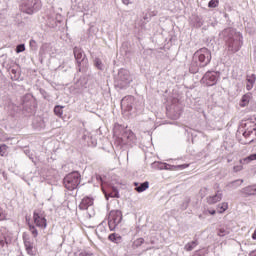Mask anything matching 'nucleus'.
I'll return each instance as SVG.
<instances>
[{
	"mask_svg": "<svg viewBox=\"0 0 256 256\" xmlns=\"http://www.w3.org/2000/svg\"><path fill=\"white\" fill-rule=\"evenodd\" d=\"M242 125L246 128L245 131L243 132V137H245V139L251 137V135H255V138H252L249 141V143H253V141H255L256 139V124L247 122L244 124L242 123Z\"/></svg>",
	"mask_w": 256,
	"mask_h": 256,
	"instance_id": "9d476101",
	"label": "nucleus"
},
{
	"mask_svg": "<svg viewBox=\"0 0 256 256\" xmlns=\"http://www.w3.org/2000/svg\"><path fill=\"white\" fill-rule=\"evenodd\" d=\"M94 66L97 67L99 71H103L104 69L103 61H101L99 58L94 59Z\"/></svg>",
	"mask_w": 256,
	"mask_h": 256,
	"instance_id": "c756f323",
	"label": "nucleus"
},
{
	"mask_svg": "<svg viewBox=\"0 0 256 256\" xmlns=\"http://www.w3.org/2000/svg\"><path fill=\"white\" fill-rule=\"evenodd\" d=\"M122 141H126V143H132L135 141V134L131 130H126L122 133Z\"/></svg>",
	"mask_w": 256,
	"mask_h": 256,
	"instance_id": "dca6fc26",
	"label": "nucleus"
},
{
	"mask_svg": "<svg viewBox=\"0 0 256 256\" xmlns=\"http://www.w3.org/2000/svg\"><path fill=\"white\" fill-rule=\"evenodd\" d=\"M11 236H4L3 239L0 240V249L4 251L11 245Z\"/></svg>",
	"mask_w": 256,
	"mask_h": 256,
	"instance_id": "aec40b11",
	"label": "nucleus"
},
{
	"mask_svg": "<svg viewBox=\"0 0 256 256\" xmlns=\"http://www.w3.org/2000/svg\"><path fill=\"white\" fill-rule=\"evenodd\" d=\"M79 256H93V253L81 252V253L79 254Z\"/></svg>",
	"mask_w": 256,
	"mask_h": 256,
	"instance_id": "37998d69",
	"label": "nucleus"
},
{
	"mask_svg": "<svg viewBox=\"0 0 256 256\" xmlns=\"http://www.w3.org/2000/svg\"><path fill=\"white\" fill-rule=\"evenodd\" d=\"M123 221V213L121 210H112L108 215V227L110 231H115L118 225Z\"/></svg>",
	"mask_w": 256,
	"mask_h": 256,
	"instance_id": "0eeeda50",
	"label": "nucleus"
},
{
	"mask_svg": "<svg viewBox=\"0 0 256 256\" xmlns=\"http://www.w3.org/2000/svg\"><path fill=\"white\" fill-rule=\"evenodd\" d=\"M45 211L42 209H35L33 212V221L36 225V227H39L40 229L47 228V219L45 218Z\"/></svg>",
	"mask_w": 256,
	"mask_h": 256,
	"instance_id": "1a4fd4ad",
	"label": "nucleus"
},
{
	"mask_svg": "<svg viewBox=\"0 0 256 256\" xmlns=\"http://www.w3.org/2000/svg\"><path fill=\"white\" fill-rule=\"evenodd\" d=\"M241 185H243V179H237L229 182L227 187H229V189H237V187H241Z\"/></svg>",
	"mask_w": 256,
	"mask_h": 256,
	"instance_id": "393cba45",
	"label": "nucleus"
},
{
	"mask_svg": "<svg viewBox=\"0 0 256 256\" xmlns=\"http://www.w3.org/2000/svg\"><path fill=\"white\" fill-rule=\"evenodd\" d=\"M10 75L12 81H19V77H21V74L15 68L10 69Z\"/></svg>",
	"mask_w": 256,
	"mask_h": 256,
	"instance_id": "cd10ccee",
	"label": "nucleus"
},
{
	"mask_svg": "<svg viewBox=\"0 0 256 256\" xmlns=\"http://www.w3.org/2000/svg\"><path fill=\"white\" fill-rule=\"evenodd\" d=\"M131 83H133L131 72L125 68L120 69L115 77V87L118 89H127Z\"/></svg>",
	"mask_w": 256,
	"mask_h": 256,
	"instance_id": "f03ea898",
	"label": "nucleus"
},
{
	"mask_svg": "<svg viewBox=\"0 0 256 256\" xmlns=\"http://www.w3.org/2000/svg\"><path fill=\"white\" fill-rule=\"evenodd\" d=\"M249 256H256V250H253L249 253Z\"/></svg>",
	"mask_w": 256,
	"mask_h": 256,
	"instance_id": "09e8293b",
	"label": "nucleus"
},
{
	"mask_svg": "<svg viewBox=\"0 0 256 256\" xmlns=\"http://www.w3.org/2000/svg\"><path fill=\"white\" fill-rule=\"evenodd\" d=\"M218 77L215 72H206L203 78L201 79V83H204L208 87H213V85H217Z\"/></svg>",
	"mask_w": 256,
	"mask_h": 256,
	"instance_id": "9b49d317",
	"label": "nucleus"
},
{
	"mask_svg": "<svg viewBox=\"0 0 256 256\" xmlns=\"http://www.w3.org/2000/svg\"><path fill=\"white\" fill-rule=\"evenodd\" d=\"M133 103H135V98L133 96H126L121 100V109L124 113H130L133 111Z\"/></svg>",
	"mask_w": 256,
	"mask_h": 256,
	"instance_id": "f8f14e48",
	"label": "nucleus"
},
{
	"mask_svg": "<svg viewBox=\"0 0 256 256\" xmlns=\"http://www.w3.org/2000/svg\"><path fill=\"white\" fill-rule=\"evenodd\" d=\"M208 7L210 9H215V7H219V0H210L208 3Z\"/></svg>",
	"mask_w": 256,
	"mask_h": 256,
	"instance_id": "72a5a7b5",
	"label": "nucleus"
},
{
	"mask_svg": "<svg viewBox=\"0 0 256 256\" xmlns=\"http://www.w3.org/2000/svg\"><path fill=\"white\" fill-rule=\"evenodd\" d=\"M97 181H100V183H103V178L100 175L96 176Z\"/></svg>",
	"mask_w": 256,
	"mask_h": 256,
	"instance_id": "a18cd8bd",
	"label": "nucleus"
},
{
	"mask_svg": "<svg viewBox=\"0 0 256 256\" xmlns=\"http://www.w3.org/2000/svg\"><path fill=\"white\" fill-rule=\"evenodd\" d=\"M209 213H210V215H215V213H217V211H215V210H209Z\"/></svg>",
	"mask_w": 256,
	"mask_h": 256,
	"instance_id": "3c124183",
	"label": "nucleus"
},
{
	"mask_svg": "<svg viewBox=\"0 0 256 256\" xmlns=\"http://www.w3.org/2000/svg\"><path fill=\"white\" fill-rule=\"evenodd\" d=\"M246 81H247L246 89H247V91H251V89H253V87L255 85V81H256L255 74L247 75Z\"/></svg>",
	"mask_w": 256,
	"mask_h": 256,
	"instance_id": "a211bd4d",
	"label": "nucleus"
},
{
	"mask_svg": "<svg viewBox=\"0 0 256 256\" xmlns=\"http://www.w3.org/2000/svg\"><path fill=\"white\" fill-rule=\"evenodd\" d=\"M241 193L245 195V197H249L251 195H256V185L247 186L241 190Z\"/></svg>",
	"mask_w": 256,
	"mask_h": 256,
	"instance_id": "f3484780",
	"label": "nucleus"
},
{
	"mask_svg": "<svg viewBox=\"0 0 256 256\" xmlns=\"http://www.w3.org/2000/svg\"><path fill=\"white\" fill-rule=\"evenodd\" d=\"M7 219V213L3 208H0V221H5Z\"/></svg>",
	"mask_w": 256,
	"mask_h": 256,
	"instance_id": "e433bc0d",
	"label": "nucleus"
},
{
	"mask_svg": "<svg viewBox=\"0 0 256 256\" xmlns=\"http://www.w3.org/2000/svg\"><path fill=\"white\" fill-rule=\"evenodd\" d=\"M104 194L106 199H109V197H114L116 199H119V190H117L116 187H112L109 193L104 191Z\"/></svg>",
	"mask_w": 256,
	"mask_h": 256,
	"instance_id": "5701e85b",
	"label": "nucleus"
},
{
	"mask_svg": "<svg viewBox=\"0 0 256 256\" xmlns=\"http://www.w3.org/2000/svg\"><path fill=\"white\" fill-rule=\"evenodd\" d=\"M171 167H174L175 169H187V167H189V165L183 164V165H178V166H171V165L165 163L164 169L166 171H169L171 169Z\"/></svg>",
	"mask_w": 256,
	"mask_h": 256,
	"instance_id": "c85d7f7f",
	"label": "nucleus"
},
{
	"mask_svg": "<svg viewBox=\"0 0 256 256\" xmlns=\"http://www.w3.org/2000/svg\"><path fill=\"white\" fill-rule=\"evenodd\" d=\"M109 241H112V243L119 244L121 241H123V237L117 233H112L108 236Z\"/></svg>",
	"mask_w": 256,
	"mask_h": 256,
	"instance_id": "b1692460",
	"label": "nucleus"
},
{
	"mask_svg": "<svg viewBox=\"0 0 256 256\" xmlns=\"http://www.w3.org/2000/svg\"><path fill=\"white\" fill-rule=\"evenodd\" d=\"M54 113L57 115V117L63 116V106L57 105L54 107Z\"/></svg>",
	"mask_w": 256,
	"mask_h": 256,
	"instance_id": "7c9ffc66",
	"label": "nucleus"
},
{
	"mask_svg": "<svg viewBox=\"0 0 256 256\" xmlns=\"http://www.w3.org/2000/svg\"><path fill=\"white\" fill-rule=\"evenodd\" d=\"M218 209H220L219 213H225V211H227V209H229V203L223 202L222 204H219Z\"/></svg>",
	"mask_w": 256,
	"mask_h": 256,
	"instance_id": "2f4dec72",
	"label": "nucleus"
},
{
	"mask_svg": "<svg viewBox=\"0 0 256 256\" xmlns=\"http://www.w3.org/2000/svg\"><path fill=\"white\" fill-rule=\"evenodd\" d=\"M22 107L23 111L30 115L35 113V109L37 108V102L35 101L33 95L26 94L22 97Z\"/></svg>",
	"mask_w": 256,
	"mask_h": 256,
	"instance_id": "6e6552de",
	"label": "nucleus"
},
{
	"mask_svg": "<svg viewBox=\"0 0 256 256\" xmlns=\"http://www.w3.org/2000/svg\"><path fill=\"white\" fill-rule=\"evenodd\" d=\"M39 127L40 129H45V121H43V119L40 118V122H39Z\"/></svg>",
	"mask_w": 256,
	"mask_h": 256,
	"instance_id": "79ce46f5",
	"label": "nucleus"
},
{
	"mask_svg": "<svg viewBox=\"0 0 256 256\" xmlns=\"http://www.w3.org/2000/svg\"><path fill=\"white\" fill-rule=\"evenodd\" d=\"M122 3H124V5H129V0H122Z\"/></svg>",
	"mask_w": 256,
	"mask_h": 256,
	"instance_id": "603ef678",
	"label": "nucleus"
},
{
	"mask_svg": "<svg viewBox=\"0 0 256 256\" xmlns=\"http://www.w3.org/2000/svg\"><path fill=\"white\" fill-rule=\"evenodd\" d=\"M24 245L28 255H35V252L33 251V244L29 240H24Z\"/></svg>",
	"mask_w": 256,
	"mask_h": 256,
	"instance_id": "bb28decb",
	"label": "nucleus"
},
{
	"mask_svg": "<svg viewBox=\"0 0 256 256\" xmlns=\"http://www.w3.org/2000/svg\"><path fill=\"white\" fill-rule=\"evenodd\" d=\"M159 169H165V163H160L158 166Z\"/></svg>",
	"mask_w": 256,
	"mask_h": 256,
	"instance_id": "de8ad7c7",
	"label": "nucleus"
},
{
	"mask_svg": "<svg viewBox=\"0 0 256 256\" xmlns=\"http://www.w3.org/2000/svg\"><path fill=\"white\" fill-rule=\"evenodd\" d=\"M188 206H189V201H186L183 203V209H187Z\"/></svg>",
	"mask_w": 256,
	"mask_h": 256,
	"instance_id": "49530a36",
	"label": "nucleus"
},
{
	"mask_svg": "<svg viewBox=\"0 0 256 256\" xmlns=\"http://www.w3.org/2000/svg\"><path fill=\"white\" fill-rule=\"evenodd\" d=\"M61 23V14L56 15L55 18H49L48 19V25L52 28L57 27Z\"/></svg>",
	"mask_w": 256,
	"mask_h": 256,
	"instance_id": "4be33fe9",
	"label": "nucleus"
},
{
	"mask_svg": "<svg viewBox=\"0 0 256 256\" xmlns=\"http://www.w3.org/2000/svg\"><path fill=\"white\" fill-rule=\"evenodd\" d=\"M193 57L195 61L199 62L200 67H207L212 59L211 50L205 47L200 48L194 53Z\"/></svg>",
	"mask_w": 256,
	"mask_h": 256,
	"instance_id": "39448f33",
	"label": "nucleus"
},
{
	"mask_svg": "<svg viewBox=\"0 0 256 256\" xmlns=\"http://www.w3.org/2000/svg\"><path fill=\"white\" fill-rule=\"evenodd\" d=\"M199 62L193 58L190 67H189V72L195 75V73H199Z\"/></svg>",
	"mask_w": 256,
	"mask_h": 256,
	"instance_id": "412c9836",
	"label": "nucleus"
},
{
	"mask_svg": "<svg viewBox=\"0 0 256 256\" xmlns=\"http://www.w3.org/2000/svg\"><path fill=\"white\" fill-rule=\"evenodd\" d=\"M219 36L223 39L228 53L235 54L241 51V47H243V35L237 32L235 28H225L220 32Z\"/></svg>",
	"mask_w": 256,
	"mask_h": 256,
	"instance_id": "f257e3e1",
	"label": "nucleus"
},
{
	"mask_svg": "<svg viewBox=\"0 0 256 256\" xmlns=\"http://www.w3.org/2000/svg\"><path fill=\"white\" fill-rule=\"evenodd\" d=\"M74 57L76 59L78 71L81 73H85L87 71V65L89 60L87 59V55H85V51L79 47H74L73 49Z\"/></svg>",
	"mask_w": 256,
	"mask_h": 256,
	"instance_id": "20e7f679",
	"label": "nucleus"
},
{
	"mask_svg": "<svg viewBox=\"0 0 256 256\" xmlns=\"http://www.w3.org/2000/svg\"><path fill=\"white\" fill-rule=\"evenodd\" d=\"M202 26H203V22L198 21V23H197V27H202Z\"/></svg>",
	"mask_w": 256,
	"mask_h": 256,
	"instance_id": "864d4df0",
	"label": "nucleus"
},
{
	"mask_svg": "<svg viewBox=\"0 0 256 256\" xmlns=\"http://www.w3.org/2000/svg\"><path fill=\"white\" fill-rule=\"evenodd\" d=\"M64 187L68 191H75L79 185H81V174L78 171H74L66 175L63 179Z\"/></svg>",
	"mask_w": 256,
	"mask_h": 256,
	"instance_id": "7ed1b4c3",
	"label": "nucleus"
},
{
	"mask_svg": "<svg viewBox=\"0 0 256 256\" xmlns=\"http://www.w3.org/2000/svg\"><path fill=\"white\" fill-rule=\"evenodd\" d=\"M197 245H199V241L198 240H193L191 242H188L185 246L184 249L185 251H193V249H195V247H197Z\"/></svg>",
	"mask_w": 256,
	"mask_h": 256,
	"instance_id": "a878e982",
	"label": "nucleus"
},
{
	"mask_svg": "<svg viewBox=\"0 0 256 256\" xmlns=\"http://www.w3.org/2000/svg\"><path fill=\"white\" fill-rule=\"evenodd\" d=\"M221 199H223V192L218 190L214 196H209L207 198V203L208 205H215V203H219Z\"/></svg>",
	"mask_w": 256,
	"mask_h": 256,
	"instance_id": "ddd939ff",
	"label": "nucleus"
},
{
	"mask_svg": "<svg viewBox=\"0 0 256 256\" xmlns=\"http://www.w3.org/2000/svg\"><path fill=\"white\" fill-rule=\"evenodd\" d=\"M242 167L241 166H234V171L237 173L238 171H241Z\"/></svg>",
	"mask_w": 256,
	"mask_h": 256,
	"instance_id": "c03bdc74",
	"label": "nucleus"
},
{
	"mask_svg": "<svg viewBox=\"0 0 256 256\" xmlns=\"http://www.w3.org/2000/svg\"><path fill=\"white\" fill-rule=\"evenodd\" d=\"M135 185V191H137V193H143V191H147V189H149V182L148 181H145L141 184L135 182L134 183Z\"/></svg>",
	"mask_w": 256,
	"mask_h": 256,
	"instance_id": "6ab92c4d",
	"label": "nucleus"
},
{
	"mask_svg": "<svg viewBox=\"0 0 256 256\" xmlns=\"http://www.w3.org/2000/svg\"><path fill=\"white\" fill-rule=\"evenodd\" d=\"M231 233V230L229 228H220L218 231V235L220 237H225V235H229Z\"/></svg>",
	"mask_w": 256,
	"mask_h": 256,
	"instance_id": "473e14b6",
	"label": "nucleus"
},
{
	"mask_svg": "<svg viewBox=\"0 0 256 256\" xmlns=\"http://www.w3.org/2000/svg\"><path fill=\"white\" fill-rule=\"evenodd\" d=\"M145 243V239L143 238H138L134 241L135 247H141Z\"/></svg>",
	"mask_w": 256,
	"mask_h": 256,
	"instance_id": "c9c22d12",
	"label": "nucleus"
},
{
	"mask_svg": "<svg viewBox=\"0 0 256 256\" xmlns=\"http://www.w3.org/2000/svg\"><path fill=\"white\" fill-rule=\"evenodd\" d=\"M91 205H93V198L85 197L82 199V201L79 205V209H81L82 211H85V210L89 209V207H91Z\"/></svg>",
	"mask_w": 256,
	"mask_h": 256,
	"instance_id": "4468645a",
	"label": "nucleus"
},
{
	"mask_svg": "<svg viewBox=\"0 0 256 256\" xmlns=\"http://www.w3.org/2000/svg\"><path fill=\"white\" fill-rule=\"evenodd\" d=\"M248 161H256V153L255 154H251L250 156L247 157Z\"/></svg>",
	"mask_w": 256,
	"mask_h": 256,
	"instance_id": "a19ab883",
	"label": "nucleus"
},
{
	"mask_svg": "<svg viewBox=\"0 0 256 256\" xmlns=\"http://www.w3.org/2000/svg\"><path fill=\"white\" fill-rule=\"evenodd\" d=\"M175 119H179V114H177V115L175 116Z\"/></svg>",
	"mask_w": 256,
	"mask_h": 256,
	"instance_id": "5fc2aeb1",
	"label": "nucleus"
},
{
	"mask_svg": "<svg viewBox=\"0 0 256 256\" xmlns=\"http://www.w3.org/2000/svg\"><path fill=\"white\" fill-rule=\"evenodd\" d=\"M39 9H41V1L39 0H22L20 3V11L27 13V15H33Z\"/></svg>",
	"mask_w": 256,
	"mask_h": 256,
	"instance_id": "423d86ee",
	"label": "nucleus"
},
{
	"mask_svg": "<svg viewBox=\"0 0 256 256\" xmlns=\"http://www.w3.org/2000/svg\"><path fill=\"white\" fill-rule=\"evenodd\" d=\"M25 51V44H20L16 47V53H23Z\"/></svg>",
	"mask_w": 256,
	"mask_h": 256,
	"instance_id": "58836bf2",
	"label": "nucleus"
},
{
	"mask_svg": "<svg viewBox=\"0 0 256 256\" xmlns=\"http://www.w3.org/2000/svg\"><path fill=\"white\" fill-rule=\"evenodd\" d=\"M29 230L32 233L33 237H37L39 235V232H37V228L35 225H29Z\"/></svg>",
	"mask_w": 256,
	"mask_h": 256,
	"instance_id": "f704fd0d",
	"label": "nucleus"
},
{
	"mask_svg": "<svg viewBox=\"0 0 256 256\" xmlns=\"http://www.w3.org/2000/svg\"><path fill=\"white\" fill-rule=\"evenodd\" d=\"M5 153H7V145L3 144L0 146V155L4 157Z\"/></svg>",
	"mask_w": 256,
	"mask_h": 256,
	"instance_id": "4c0bfd02",
	"label": "nucleus"
},
{
	"mask_svg": "<svg viewBox=\"0 0 256 256\" xmlns=\"http://www.w3.org/2000/svg\"><path fill=\"white\" fill-rule=\"evenodd\" d=\"M41 95H43L44 99H49V94L44 89H40Z\"/></svg>",
	"mask_w": 256,
	"mask_h": 256,
	"instance_id": "ea45409f",
	"label": "nucleus"
},
{
	"mask_svg": "<svg viewBox=\"0 0 256 256\" xmlns=\"http://www.w3.org/2000/svg\"><path fill=\"white\" fill-rule=\"evenodd\" d=\"M251 99H253V94L251 92L244 94L239 102L240 107H247Z\"/></svg>",
	"mask_w": 256,
	"mask_h": 256,
	"instance_id": "2eb2a0df",
	"label": "nucleus"
},
{
	"mask_svg": "<svg viewBox=\"0 0 256 256\" xmlns=\"http://www.w3.org/2000/svg\"><path fill=\"white\" fill-rule=\"evenodd\" d=\"M252 239H253L254 241H256V230H255L254 233L252 234Z\"/></svg>",
	"mask_w": 256,
	"mask_h": 256,
	"instance_id": "8fccbe9b",
	"label": "nucleus"
}]
</instances>
